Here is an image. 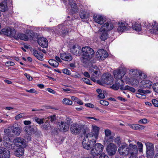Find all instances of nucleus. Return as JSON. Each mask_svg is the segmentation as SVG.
<instances>
[{"instance_id":"nucleus-1","label":"nucleus","mask_w":158,"mask_h":158,"mask_svg":"<svg viewBox=\"0 0 158 158\" xmlns=\"http://www.w3.org/2000/svg\"><path fill=\"white\" fill-rule=\"evenodd\" d=\"M142 72L137 69H131L128 73L123 69L116 70L114 72V77L117 80H120L122 82L130 84L135 87L137 86L139 81L141 79Z\"/></svg>"},{"instance_id":"nucleus-2","label":"nucleus","mask_w":158,"mask_h":158,"mask_svg":"<svg viewBox=\"0 0 158 158\" xmlns=\"http://www.w3.org/2000/svg\"><path fill=\"white\" fill-rule=\"evenodd\" d=\"M71 21L69 20H66L62 24L56 27H52L50 31L55 33H59L65 35L71 31Z\"/></svg>"},{"instance_id":"nucleus-3","label":"nucleus","mask_w":158,"mask_h":158,"mask_svg":"<svg viewBox=\"0 0 158 158\" xmlns=\"http://www.w3.org/2000/svg\"><path fill=\"white\" fill-rule=\"evenodd\" d=\"M81 51L82 56L80 58V60L85 64L87 63L94 55V50L88 46L83 47Z\"/></svg>"},{"instance_id":"nucleus-4","label":"nucleus","mask_w":158,"mask_h":158,"mask_svg":"<svg viewBox=\"0 0 158 158\" xmlns=\"http://www.w3.org/2000/svg\"><path fill=\"white\" fill-rule=\"evenodd\" d=\"M96 142V139L86 134L82 141L83 147L85 149L90 150L93 147Z\"/></svg>"},{"instance_id":"nucleus-5","label":"nucleus","mask_w":158,"mask_h":158,"mask_svg":"<svg viewBox=\"0 0 158 158\" xmlns=\"http://www.w3.org/2000/svg\"><path fill=\"white\" fill-rule=\"evenodd\" d=\"M128 155H130L129 158H137L138 154L137 146L132 143H130L127 147Z\"/></svg>"},{"instance_id":"nucleus-6","label":"nucleus","mask_w":158,"mask_h":158,"mask_svg":"<svg viewBox=\"0 0 158 158\" xmlns=\"http://www.w3.org/2000/svg\"><path fill=\"white\" fill-rule=\"evenodd\" d=\"M103 148L104 146L101 144L100 143H96L91 149L90 154L94 157L98 156L102 152Z\"/></svg>"},{"instance_id":"nucleus-7","label":"nucleus","mask_w":158,"mask_h":158,"mask_svg":"<svg viewBox=\"0 0 158 158\" xmlns=\"http://www.w3.org/2000/svg\"><path fill=\"white\" fill-rule=\"evenodd\" d=\"M103 148L104 146L101 144L100 143H96L91 149L90 154L94 157L98 156L102 152Z\"/></svg>"},{"instance_id":"nucleus-8","label":"nucleus","mask_w":158,"mask_h":158,"mask_svg":"<svg viewBox=\"0 0 158 158\" xmlns=\"http://www.w3.org/2000/svg\"><path fill=\"white\" fill-rule=\"evenodd\" d=\"M69 2L70 6L68 10L69 13L72 14L76 13L81 9V6L77 5L75 0H69Z\"/></svg>"},{"instance_id":"nucleus-9","label":"nucleus","mask_w":158,"mask_h":158,"mask_svg":"<svg viewBox=\"0 0 158 158\" xmlns=\"http://www.w3.org/2000/svg\"><path fill=\"white\" fill-rule=\"evenodd\" d=\"M113 77L110 74L105 73L101 77V84L111 85L113 83Z\"/></svg>"},{"instance_id":"nucleus-10","label":"nucleus","mask_w":158,"mask_h":158,"mask_svg":"<svg viewBox=\"0 0 158 158\" xmlns=\"http://www.w3.org/2000/svg\"><path fill=\"white\" fill-rule=\"evenodd\" d=\"M70 131L72 134L75 135L79 134L81 132L84 133L85 132L83 126L75 123L71 125Z\"/></svg>"},{"instance_id":"nucleus-11","label":"nucleus","mask_w":158,"mask_h":158,"mask_svg":"<svg viewBox=\"0 0 158 158\" xmlns=\"http://www.w3.org/2000/svg\"><path fill=\"white\" fill-rule=\"evenodd\" d=\"M117 31L119 33H122L125 31H128L131 28L130 23L128 24L124 21L119 22L118 23Z\"/></svg>"},{"instance_id":"nucleus-12","label":"nucleus","mask_w":158,"mask_h":158,"mask_svg":"<svg viewBox=\"0 0 158 158\" xmlns=\"http://www.w3.org/2000/svg\"><path fill=\"white\" fill-rule=\"evenodd\" d=\"M99 130V127L95 125H92L91 132L86 134L97 140L98 136Z\"/></svg>"},{"instance_id":"nucleus-13","label":"nucleus","mask_w":158,"mask_h":158,"mask_svg":"<svg viewBox=\"0 0 158 158\" xmlns=\"http://www.w3.org/2000/svg\"><path fill=\"white\" fill-rule=\"evenodd\" d=\"M10 130L12 131V133H13V135H14L16 136L19 135L20 134L21 131V130L19 127H13L5 130V132L7 135L10 136L11 135V132H10Z\"/></svg>"},{"instance_id":"nucleus-14","label":"nucleus","mask_w":158,"mask_h":158,"mask_svg":"<svg viewBox=\"0 0 158 158\" xmlns=\"http://www.w3.org/2000/svg\"><path fill=\"white\" fill-rule=\"evenodd\" d=\"M96 55V58L99 61L104 60L108 56L107 52L103 49L98 50Z\"/></svg>"},{"instance_id":"nucleus-15","label":"nucleus","mask_w":158,"mask_h":158,"mask_svg":"<svg viewBox=\"0 0 158 158\" xmlns=\"http://www.w3.org/2000/svg\"><path fill=\"white\" fill-rule=\"evenodd\" d=\"M106 150L109 155H114L117 150V147L114 143H110L107 145Z\"/></svg>"},{"instance_id":"nucleus-16","label":"nucleus","mask_w":158,"mask_h":158,"mask_svg":"<svg viewBox=\"0 0 158 158\" xmlns=\"http://www.w3.org/2000/svg\"><path fill=\"white\" fill-rule=\"evenodd\" d=\"M143 74L142 73V75L141 77V79L139 81V83L138 86L139 85V86L141 88H150L151 87L152 85V82L148 80H144L141 81L139 83V81H140L142 79V77H143Z\"/></svg>"},{"instance_id":"nucleus-17","label":"nucleus","mask_w":158,"mask_h":158,"mask_svg":"<svg viewBox=\"0 0 158 158\" xmlns=\"http://www.w3.org/2000/svg\"><path fill=\"white\" fill-rule=\"evenodd\" d=\"M89 73L95 77H97L100 75V70L98 67L95 65L91 66L89 69Z\"/></svg>"},{"instance_id":"nucleus-18","label":"nucleus","mask_w":158,"mask_h":158,"mask_svg":"<svg viewBox=\"0 0 158 158\" xmlns=\"http://www.w3.org/2000/svg\"><path fill=\"white\" fill-rule=\"evenodd\" d=\"M127 148V146L126 143H122L118 149V151L120 155L125 156L128 155V150Z\"/></svg>"},{"instance_id":"nucleus-19","label":"nucleus","mask_w":158,"mask_h":158,"mask_svg":"<svg viewBox=\"0 0 158 158\" xmlns=\"http://www.w3.org/2000/svg\"><path fill=\"white\" fill-rule=\"evenodd\" d=\"M93 19L95 22L101 25L103 24L106 21L105 17L99 14L94 15Z\"/></svg>"},{"instance_id":"nucleus-20","label":"nucleus","mask_w":158,"mask_h":158,"mask_svg":"<svg viewBox=\"0 0 158 158\" xmlns=\"http://www.w3.org/2000/svg\"><path fill=\"white\" fill-rule=\"evenodd\" d=\"M145 24L146 28H149V27L151 26L152 29L151 32L155 34H157L158 32V24L156 22H154L152 23H146Z\"/></svg>"},{"instance_id":"nucleus-21","label":"nucleus","mask_w":158,"mask_h":158,"mask_svg":"<svg viewBox=\"0 0 158 158\" xmlns=\"http://www.w3.org/2000/svg\"><path fill=\"white\" fill-rule=\"evenodd\" d=\"M59 130L63 132H66L69 128V124L67 122L64 121L59 122Z\"/></svg>"},{"instance_id":"nucleus-22","label":"nucleus","mask_w":158,"mask_h":158,"mask_svg":"<svg viewBox=\"0 0 158 158\" xmlns=\"http://www.w3.org/2000/svg\"><path fill=\"white\" fill-rule=\"evenodd\" d=\"M10 157L9 151L3 148H0V158H10Z\"/></svg>"},{"instance_id":"nucleus-23","label":"nucleus","mask_w":158,"mask_h":158,"mask_svg":"<svg viewBox=\"0 0 158 158\" xmlns=\"http://www.w3.org/2000/svg\"><path fill=\"white\" fill-rule=\"evenodd\" d=\"M114 27L113 24L109 21L105 23L100 28L101 30H104L107 31L112 30Z\"/></svg>"},{"instance_id":"nucleus-24","label":"nucleus","mask_w":158,"mask_h":158,"mask_svg":"<svg viewBox=\"0 0 158 158\" xmlns=\"http://www.w3.org/2000/svg\"><path fill=\"white\" fill-rule=\"evenodd\" d=\"M13 142L15 145L18 147H25L24 144V139L20 138L17 137L14 139Z\"/></svg>"},{"instance_id":"nucleus-25","label":"nucleus","mask_w":158,"mask_h":158,"mask_svg":"<svg viewBox=\"0 0 158 158\" xmlns=\"http://www.w3.org/2000/svg\"><path fill=\"white\" fill-rule=\"evenodd\" d=\"M60 57L61 59L65 61H70L72 59V57L70 53L65 52L60 53Z\"/></svg>"},{"instance_id":"nucleus-26","label":"nucleus","mask_w":158,"mask_h":158,"mask_svg":"<svg viewBox=\"0 0 158 158\" xmlns=\"http://www.w3.org/2000/svg\"><path fill=\"white\" fill-rule=\"evenodd\" d=\"M39 45L43 48H46L48 45V41L46 39L42 37L39 38L38 40Z\"/></svg>"},{"instance_id":"nucleus-27","label":"nucleus","mask_w":158,"mask_h":158,"mask_svg":"<svg viewBox=\"0 0 158 158\" xmlns=\"http://www.w3.org/2000/svg\"><path fill=\"white\" fill-rule=\"evenodd\" d=\"M14 38L16 40L20 39L24 41H27L29 38L28 36L23 33H19L15 36Z\"/></svg>"},{"instance_id":"nucleus-28","label":"nucleus","mask_w":158,"mask_h":158,"mask_svg":"<svg viewBox=\"0 0 158 158\" xmlns=\"http://www.w3.org/2000/svg\"><path fill=\"white\" fill-rule=\"evenodd\" d=\"M33 54L38 60L41 61L43 60L44 55L41 52L35 49H34L33 51Z\"/></svg>"},{"instance_id":"nucleus-29","label":"nucleus","mask_w":158,"mask_h":158,"mask_svg":"<svg viewBox=\"0 0 158 158\" xmlns=\"http://www.w3.org/2000/svg\"><path fill=\"white\" fill-rule=\"evenodd\" d=\"M71 50L72 53L76 56L80 55L81 51L80 47L78 45L73 46Z\"/></svg>"},{"instance_id":"nucleus-30","label":"nucleus","mask_w":158,"mask_h":158,"mask_svg":"<svg viewBox=\"0 0 158 158\" xmlns=\"http://www.w3.org/2000/svg\"><path fill=\"white\" fill-rule=\"evenodd\" d=\"M24 130L28 135H31L35 133L34 128L31 126H28L24 127Z\"/></svg>"},{"instance_id":"nucleus-31","label":"nucleus","mask_w":158,"mask_h":158,"mask_svg":"<svg viewBox=\"0 0 158 158\" xmlns=\"http://www.w3.org/2000/svg\"><path fill=\"white\" fill-rule=\"evenodd\" d=\"M130 26L132 29L136 31H140L141 29V24L137 22H135L132 24L130 23Z\"/></svg>"},{"instance_id":"nucleus-32","label":"nucleus","mask_w":158,"mask_h":158,"mask_svg":"<svg viewBox=\"0 0 158 158\" xmlns=\"http://www.w3.org/2000/svg\"><path fill=\"white\" fill-rule=\"evenodd\" d=\"M99 32L101 35L100 38L101 40L105 41L107 39L108 34L107 31L104 30L101 31L100 28L99 30Z\"/></svg>"},{"instance_id":"nucleus-33","label":"nucleus","mask_w":158,"mask_h":158,"mask_svg":"<svg viewBox=\"0 0 158 158\" xmlns=\"http://www.w3.org/2000/svg\"><path fill=\"white\" fill-rule=\"evenodd\" d=\"M80 16L81 19H85L88 18L89 16V14L88 12L82 10L80 12Z\"/></svg>"},{"instance_id":"nucleus-34","label":"nucleus","mask_w":158,"mask_h":158,"mask_svg":"<svg viewBox=\"0 0 158 158\" xmlns=\"http://www.w3.org/2000/svg\"><path fill=\"white\" fill-rule=\"evenodd\" d=\"M10 140L8 136H5L3 138V145L6 148H11V145L10 143H8V142Z\"/></svg>"},{"instance_id":"nucleus-35","label":"nucleus","mask_w":158,"mask_h":158,"mask_svg":"<svg viewBox=\"0 0 158 158\" xmlns=\"http://www.w3.org/2000/svg\"><path fill=\"white\" fill-rule=\"evenodd\" d=\"M24 150L23 147H20L18 148L15 152L16 156L20 157L23 155Z\"/></svg>"},{"instance_id":"nucleus-36","label":"nucleus","mask_w":158,"mask_h":158,"mask_svg":"<svg viewBox=\"0 0 158 158\" xmlns=\"http://www.w3.org/2000/svg\"><path fill=\"white\" fill-rule=\"evenodd\" d=\"M8 10L6 2H3L0 3V11H5Z\"/></svg>"},{"instance_id":"nucleus-37","label":"nucleus","mask_w":158,"mask_h":158,"mask_svg":"<svg viewBox=\"0 0 158 158\" xmlns=\"http://www.w3.org/2000/svg\"><path fill=\"white\" fill-rule=\"evenodd\" d=\"M96 91L98 94V97L100 98H105V95L106 91L104 90L102 91L101 89H97Z\"/></svg>"},{"instance_id":"nucleus-38","label":"nucleus","mask_w":158,"mask_h":158,"mask_svg":"<svg viewBox=\"0 0 158 158\" xmlns=\"http://www.w3.org/2000/svg\"><path fill=\"white\" fill-rule=\"evenodd\" d=\"M146 153L148 158H152L154 156L155 151L154 149L146 150Z\"/></svg>"},{"instance_id":"nucleus-39","label":"nucleus","mask_w":158,"mask_h":158,"mask_svg":"<svg viewBox=\"0 0 158 158\" xmlns=\"http://www.w3.org/2000/svg\"><path fill=\"white\" fill-rule=\"evenodd\" d=\"M131 127L135 130H142L145 128V127L139 124H133L131 125Z\"/></svg>"},{"instance_id":"nucleus-40","label":"nucleus","mask_w":158,"mask_h":158,"mask_svg":"<svg viewBox=\"0 0 158 158\" xmlns=\"http://www.w3.org/2000/svg\"><path fill=\"white\" fill-rule=\"evenodd\" d=\"M8 32L9 34L7 35V36L10 37H15V31L14 28L8 27Z\"/></svg>"},{"instance_id":"nucleus-41","label":"nucleus","mask_w":158,"mask_h":158,"mask_svg":"<svg viewBox=\"0 0 158 158\" xmlns=\"http://www.w3.org/2000/svg\"><path fill=\"white\" fill-rule=\"evenodd\" d=\"M49 64L54 68L57 67L59 65V63L55 60L50 59L48 61Z\"/></svg>"},{"instance_id":"nucleus-42","label":"nucleus","mask_w":158,"mask_h":158,"mask_svg":"<svg viewBox=\"0 0 158 158\" xmlns=\"http://www.w3.org/2000/svg\"><path fill=\"white\" fill-rule=\"evenodd\" d=\"M62 103L66 105H71L72 104L73 102L69 98H65L63 100Z\"/></svg>"},{"instance_id":"nucleus-43","label":"nucleus","mask_w":158,"mask_h":158,"mask_svg":"<svg viewBox=\"0 0 158 158\" xmlns=\"http://www.w3.org/2000/svg\"><path fill=\"white\" fill-rule=\"evenodd\" d=\"M146 150L154 149V144L150 142H147L145 143Z\"/></svg>"},{"instance_id":"nucleus-44","label":"nucleus","mask_w":158,"mask_h":158,"mask_svg":"<svg viewBox=\"0 0 158 158\" xmlns=\"http://www.w3.org/2000/svg\"><path fill=\"white\" fill-rule=\"evenodd\" d=\"M137 144L138 147V151H139V152L142 153L143 151V145L140 142L138 141L137 143Z\"/></svg>"},{"instance_id":"nucleus-45","label":"nucleus","mask_w":158,"mask_h":158,"mask_svg":"<svg viewBox=\"0 0 158 158\" xmlns=\"http://www.w3.org/2000/svg\"><path fill=\"white\" fill-rule=\"evenodd\" d=\"M114 140V136L111 135L107 137H105V142L109 143L112 142Z\"/></svg>"},{"instance_id":"nucleus-46","label":"nucleus","mask_w":158,"mask_h":158,"mask_svg":"<svg viewBox=\"0 0 158 158\" xmlns=\"http://www.w3.org/2000/svg\"><path fill=\"white\" fill-rule=\"evenodd\" d=\"M121 89L123 90H127L130 91H131L132 92L134 93L135 92V89L131 87H130L128 85H126L125 87H121Z\"/></svg>"},{"instance_id":"nucleus-47","label":"nucleus","mask_w":158,"mask_h":158,"mask_svg":"<svg viewBox=\"0 0 158 158\" xmlns=\"http://www.w3.org/2000/svg\"><path fill=\"white\" fill-rule=\"evenodd\" d=\"M34 121L39 124H41L44 123L43 119L35 117L34 118Z\"/></svg>"},{"instance_id":"nucleus-48","label":"nucleus","mask_w":158,"mask_h":158,"mask_svg":"<svg viewBox=\"0 0 158 158\" xmlns=\"http://www.w3.org/2000/svg\"><path fill=\"white\" fill-rule=\"evenodd\" d=\"M81 81H84L85 83L87 84L92 85V82L88 79L86 78H81Z\"/></svg>"},{"instance_id":"nucleus-49","label":"nucleus","mask_w":158,"mask_h":158,"mask_svg":"<svg viewBox=\"0 0 158 158\" xmlns=\"http://www.w3.org/2000/svg\"><path fill=\"white\" fill-rule=\"evenodd\" d=\"M120 86V84L116 81L115 84H113L112 86V88L115 90H117L119 89Z\"/></svg>"},{"instance_id":"nucleus-50","label":"nucleus","mask_w":158,"mask_h":158,"mask_svg":"<svg viewBox=\"0 0 158 158\" xmlns=\"http://www.w3.org/2000/svg\"><path fill=\"white\" fill-rule=\"evenodd\" d=\"M152 88L154 91L158 94V83L154 84L152 86Z\"/></svg>"},{"instance_id":"nucleus-51","label":"nucleus","mask_w":158,"mask_h":158,"mask_svg":"<svg viewBox=\"0 0 158 158\" xmlns=\"http://www.w3.org/2000/svg\"><path fill=\"white\" fill-rule=\"evenodd\" d=\"M105 137H107L108 136L112 135L111 134V131L109 129H106L105 131Z\"/></svg>"},{"instance_id":"nucleus-52","label":"nucleus","mask_w":158,"mask_h":158,"mask_svg":"<svg viewBox=\"0 0 158 158\" xmlns=\"http://www.w3.org/2000/svg\"><path fill=\"white\" fill-rule=\"evenodd\" d=\"M136 96L138 98L142 99H145L146 98V96L144 94H142L140 93H137Z\"/></svg>"},{"instance_id":"nucleus-53","label":"nucleus","mask_w":158,"mask_h":158,"mask_svg":"<svg viewBox=\"0 0 158 158\" xmlns=\"http://www.w3.org/2000/svg\"><path fill=\"white\" fill-rule=\"evenodd\" d=\"M8 27L6 28L3 29L2 30V33L3 34H4V35H6L7 36V35L9 34L8 32Z\"/></svg>"},{"instance_id":"nucleus-54","label":"nucleus","mask_w":158,"mask_h":158,"mask_svg":"<svg viewBox=\"0 0 158 158\" xmlns=\"http://www.w3.org/2000/svg\"><path fill=\"white\" fill-rule=\"evenodd\" d=\"M25 90L26 91V92H27L31 93H34L35 94H38V92L36 90H35V89H31L29 90L26 89Z\"/></svg>"},{"instance_id":"nucleus-55","label":"nucleus","mask_w":158,"mask_h":158,"mask_svg":"<svg viewBox=\"0 0 158 158\" xmlns=\"http://www.w3.org/2000/svg\"><path fill=\"white\" fill-rule=\"evenodd\" d=\"M152 102L154 106L156 107H158V101L156 99H153Z\"/></svg>"},{"instance_id":"nucleus-56","label":"nucleus","mask_w":158,"mask_h":158,"mask_svg":"<svg viewBox=\"0 0 158 158\" xmlns=\"http://www.w3.org/2000/svg\"><path fill=\"white\" fill-rule=\"evenodd\" d=\"M138 93H140L142 94H145L146 93H149L150 92L149 91H145L142 89H139L138 90Z\"/></svg>"},{"instance_id":"nucleus-57","label":"nucleus","mask_w":158,"mask_h":158,"mask_svg":"<svg viewBox=\"0 0 158 158\" xmlns=\"http://www.w3.org/2000/svg\"><path fill=\"white\" fill-rule=\"evenodd\" d=\"M24 116V114L23 113H21L19 114L16 115L15 117V119L18 120Z\"/></svg>"},{"instance_id":"nucleus-58","label":"nucleus","mask_w":158,"mask_h":158,"mask_svg":"<svg viewBox=\"0 0 158 158\" xmlns=\"http://www.w3.org/2000/svg\"><path fill=\"white\" fill-rule=\"evenodd\" d=\"M48 118H50L51 122H53L55 121L56 119V115L54 114L48 117Z\"/></svg>"},{"instance_id":"nucleus-59","label":"nucleus","mask_w":158,"mask_h":158,"mask_svg":"<svg viewBox=\"0 0 158 158\" xmlns=\"http://www.w3.org/2000/svg\"><path fill=\"white\" fill-rule=\"evenodd\" d=\"M100 103L104 106H108L109 104V103L108 102L104 100H101L100 101Z\"/></svg>"},{"instance_id":"nucleus-60","label":"nucleus","mask_w":158,"mask_h":158,"mask_svg":"<svg viewBox=\"0 0 158 158\" xmlns=\"http://www.w3.org/2000/svg\"><path fill=\"white\" fill-rule=\"evenodd\" d=\"M15 63L11 61H9L6 63L5 64L7 66H13L15 65Z\"/></svg>"},{"instance_id":"nucleus-61","label":"nucleus","mask_w":158,"mask_h":158,"mask_svg":"<svg viewBox=\"0 0 158 158\" xmlns=\"http://www.w3.org/2000/svg\"><path fill=\"white\" fill-rule=\"evenodd\" d=\"M114 142L117 143L118 144H120L121 141L120 138L119 137H117L114 139Z\"/></svg>"},{"instance_id":"nucleus-62","label":"nucleus","mask_w":158,"mask_h":158,"mask_svg":"<svg viewBox=\"0 0 158 158\" xmlns=\"http://www.w3.org/2000/svg\"><path fill=\"white\" fill-rule=\"evenodd\" d=\"M24 75L26 77L27 79L30 81H31L32 80V78L30 76V75L28 74L27 73H25L24 74Z\"/></svg>"},{"instance_id":"nucleus-63","label":"nucleus","mask_w":158,"mask_h":158,"mask_svg":"<svg viewBox=\"0 0 158 158\" xmlns=\"http://www.w3.org/2000/svg\"><path fill=\"white\" fill-rule=\"evenodd\" d=\"M63 73L67 75H69L70 74V71L67 69H64L63 70Z\"/></svg>"},{"instance_id":"nucleus-64","label":"nucleus","mask_w":158,"mask_h":158,"mask_svg":"<svg viewBox=\"0 0 158 158\" xmlns=\"http://www.w3.org/2000/svg\"><path fill=\"white\" fill-rule=\"evenodd\" d=\"M99 158H109L108 156H107L106 155L105 153H102Z\"/></svg>"}]
</instances>
